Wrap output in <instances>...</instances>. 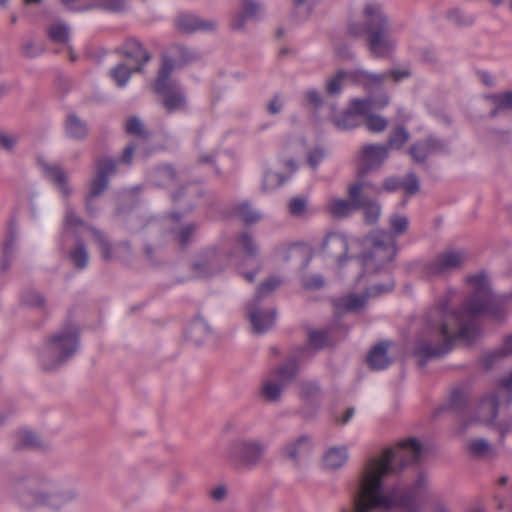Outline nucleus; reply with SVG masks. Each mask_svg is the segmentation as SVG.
<instances>
[{
	"label": "nucleus",
	"instance_id": "nucleus-1",
	"mask_svg": "<svg viewBox=\"0 0 512 512\" xmlns=\"http://www.w3.org/2000/svg\"><path fill=\"white\" fill-rule=\"evenodd\" d=\"M467 283L472 291L460 309L449 310L457 291L448 289L423 316L413 349L420 367L432 358L447 354L456 340L472 342L478 335V316L487 315L495 321L505 319L512 295H493L484 273L468 276Z\"/></svg>",
	"mask_w": 512,
	"mask_h": 512
},
{
	"label": "nucleus",
	"instance_id": "nucleus-2",
	"mask_svg": "<svg viewBox=\"0 0 512 512\" xmlns=\"http://www.w3.org/2000/svg\"><path fill=\"white\" fill-rule=\"evenodd\" d=\"M422 446L414 438L400 441L379 456L370 457L363 465L357 490L353 493L351 507H342L340 512H386L400 507L405 512H419L418 499L428 487V479L419 474L410 488L400 484L385 487L386 479L415 463L421 456Z\"/></svg>",
	"mask_w": 512,
	"mask_h": 512
},
{
	"label": "nucleus",
	"instance_id": "nucleus-3",
	"mask_svg": "<svg viewBox=\"0 0 512 512\" xmlns=\"http://www.w3.org/2000/svg\"><path fill=\"white\" fill-rule=\"evenodd\" d=\"M391 231L377 230L364 239L365 251L358 258V264L363 268V274L359 275L360 280L364 275L370 277L383 272L386 276L383 283L371 280L372 284L365 290L363 295L350 294L334 300V307L337 314L353 312L362 308L368 298H374L391 292L395 287V281L389 272V264L396 256V238L406 233L409 220L404 215L394 214L389 220Z\"/></svg>",
	"mask_w": 512,
	"mask_h": 512
},
{
	"label": "nucleus",
	"instance_id": "nucleus-4",
	"mask_svg": "<svg viewBox=\"0 0 512 512\" xmlns=\"http://www.w3.org/2000/svg\"><path fill=\"white\" fill-rule=\"evenodd\" d=\"M363 23L351 22L348 33L354 37L365 36L366 46L374 58H390L397 47L392 35V24L383 6L377 2H367L362 11Z\"/></svg>",
	"mask_w": 512,
	"mask_h": 512
},
{
	"label": "nucleus",
	"instance_id": "nucleus-5",
	"mask_svg": "<svg viewBox=\"0 0 512 512\" xmlns=\"http://www.w3.org/2000/svg\"><path fill=\"white\" fill-rule=\"evenodd\" d=\"M267 451L268 444L261 438L238 436L227 443L223 459L236 471H251L265 462Z\"/></svg>",
	"mask_w": 512,
	"mask_h": 512
},
{
	"label": "nucleus",
	"instance_id": "nucleus-6",
	"mask_svg": "<svg viewBox=\"0 0 512 512\" xmlns=\"http://www.w3.org/2000/svg\"><path fill=\"white\" fill-rule=\"evenodd\" d=\"M79 346V330L76 325L69 324L53 333L39 351V362L42 369L52 371L67 362Z\"/></svg>",
	"mask_w": 512,
	"mask_h": 512
},
{
	"label": "nucleus",
	"instance_id": "nucleus-7",
	"mask_svg": "<svg viewBox=\"0 0 512 512\" xmlns=\"http://www.w3.org/2000/svg\"><path fill=\"white\" fill-rule=\"evenodd\" d=\"M280 284L281 280L277 277L266 279L258 286L253 299L248 303L246 314L253 333L263 334L274 326L277 316L276 309L273 307H264L262 300L278 288Z\"/></svg>",
	"mask_w": 512,
	"mask_h": 512
},
{
	"label": "nucleus",
	"instance_id": "nucleus-8",
	"mask_svg": "<svg viewBox=\"0 0 512 512\" xmlns=\"http://www.w3.org/2000/svg\"><path fill=\"white\" fill-rule=\"evenodd\" d=\"M297 373L298 362L295 359H289L284 364L271 369L262 379L259 396L267 402H278L284 388L295 379Z\"/></svg>",
	"mask_w": 512,
	"mask_h": 512
},
{
	"label": "nucleus",
	"instance_id": "nucleus-9",
	"mask_svg": "<svg viewBox=\"0 0 512 512\" xmlns=\"http://www.w3.org/2000/svg\"><path fill=\"white\" fill-rule=\"evenodd\" d=\"M28 487L35 505L59 508L75 497V492L64 491L60 483L45 475L30 479Z\"/></svg>",
	"mask_w": 512,
	"mask_h": 512
},
{
	"label": "nucleus",
	"instance_id": "nucleus-10",
	"mask_svg": "<svg viewBox=\"0 0 512 512\" xmlns=\"http://www.w3.org/2000/svg\"><path fill=\"white\" fill-rule=\"evenodd\" d=\"M512 403V371L498 381L496 391L485 396L476 408V419L492 424L498 416L500 404Z\"/></svg>",
	"mask_w": 512,
	"mask_h": 512
},
{
	"label": "nucleus",
	"instance_id": "nucleus-11",
	"mask_svg": "<svg viewBox=\"0 0 512 512\" xmlns=\"http://www.w3.org/2000/svg\"><path fill=\"white\" fill-rule=\"evenodd\" d=\"M465 260L466 254L463 251H444L425 263L422 266L421 274L426 278L446 276L461 268Z\"/></svg>",
	"mask_w": 512,
	"mask_h": 512
},
{
	"label": "nucleus",
	"instance_id": "nucleus-12",
	"mask_svg": "<svg viewBox=\"0 0 512 512\" xmlns=\"http://www.w3.org/2000/svg\"><path fill=\"white\" fill-rule=\"evenodd\" d=\"M82 227H86L84 220L76 215L75 210L70 205H67L63 220V234H75ZM87 229L99 246L102 258L105 261H111L113 259L112 247L105 234L92 226H87Z\"/></svg>",
	"mask_w": 512,
	"mask_h": 512
},
{
	"label": "nucleus",
	"instance_id": "nucleus-13",
	"mask_svg": "<svg viewBox=\"0 0 512 512\" xmlns=\"http://www.w3.org/2000/svg\"><path fill=\"white\" fill-rule=\"evenodd\" d=\"M116 173V162L111 158H101L96 161V173L90 184V191L86 198V210L94 214L93 200L101 195L108 187L109 177Z\"/></svg>",
	"mask_w": 512,
	"mask_h": 512
},
{
	"label": "nucleus",
	"instance_id": "nucleus-14",
	"mask_svg": "<svg viewBox=\"0 0 512 512\" xmlns=\"http://www.w3.org/2000/svg\"><path fill=\"white\" fill-rule=\"evenodd\" d=\"M388 156V146L384 144H368L363 146L357 166L358 175L365 176L371 170L379 168Z\"/></svg>",
	"mask_w": 512,
	"mask_h": 512
},
{
	"label": "nucleus",
	"instance_id": "nucleus-15",
	"mask_svg": "<svg viewBox=\"0 0 512 512\" xmlns=\"http://www.w3.org/2000/svg\"><path fill=\"white\" fill-rule=\"evenodd\" d=\"M449 152L448 142L436 136H428L421 139L409 148V154L417 163H423L434 154H446Z\"/></svg>",
	"mask_w": 512,
	"mask_h": 512
},
{
	"label": "nucleus",
	"instance_id": "nucleus-16",
	"mask_svg": "<svg viewBox=\"0 0 512 512\" xmlns=\"http://www.w3.org/2000/svg\"><path fill=\"white\" fill-rule=\"evenodd\" d=\"M160 103L168 113L183 111L187 108V97L178 83L155 87Z\"/></svg>",
	"mask_w": 512,
	"mask_h": 512
},
{
	"label": "nucleus",
	"instance_id": "nucleus-17",
	"mask_svg": "<svg viewBox=\"0 0 512 512\" xmlns=\"http://www.w3.org/2000/svg\"><path fill=\"white\" fill-rule=\"evenodd\" d=\"M358 186H348L347 194L348 199L331 198L325 205V210L329 215L334 218L343 219L350 216L354 211H357V205L360 204L358 200Z\"/></svg>",
	"mask_w": 512,
	"mask_h": 512
},
{
	"label": "nucleus",
	"instance_id": "nucleus-18",
	"mask_svg": "<svg viewBox=\"0 0 512 512\" xmlns=\"http://www.w3.org/2000/svg\"><path fill=\"white\" fill-rule=\"evenodd\" d=\"M176 29L184 34H191L198 31H213L217 23L212 19H201L191 13H181L175 19Z\"/></svg>",
	"mask_w": 512,
	"mask_h": 512
},
{
	"label": "nucleus",
	"instance_id": "nucleus-19",
	"mask_svg": "<svg viewBox=\"0 0 512 512\" xmlns=\"http://www.w3.org/2000/svg\"><path fill=\"white\" fill-rule=\"evenodd\" d=\"M312 440L307 435H301L296 439L287 442L281 448V455L292 461L295 465L309 456L312 450Z\"/></svg>",
	"mask_w": 512,
	"mask_h": 512
},
{
	"label": "nucleus",
	"instance_id": "nucleus-20",
	"mask_svg": "<svg viewBox=\"0 0 512 512\" xmlns=\"http://www.w3.org/2000/svg\"><path fill=\"white\" fill-rule=\"evenodd\" d=\"M223 255L210 249L203 252L193 264V272L197 277H209L220 272L223 268L221 261Z\"/></svg>",
	"mask_w": 512,
	"mask_h": 512
},
{
	"label": "nucleus",
	"instance_id": "nucleus-21",
	"mask_svg": "<svg viewBox=\"0 0 512 512\" xmlns=\"http://www.w3.org/2000/svg\"><path fill=\"white\" fill-rule=\"evenodd\" d=\"M387 79V73H373L365 69L351 70L350 82L361 86L366 92L372 93L381 89Z\"/></svg>",
	"mask_w": 512,
	"mask_h": 512
},
{
	"label": "nucleus",
	"instance_id": "nucleus-22",
	"mask_svg": "<svg viewBox=\"0 0 512 512\" xmlns=\"http://www.w3.org/2000/svg\"><path fill=\"white\" fill-rule=\"evenodd\" d=\"M261 5L255 0H242V10L232 17L230 26L232 30H243L248 20L260 19Z\"/></svg>",
	"mask_w": 512,
	"mask_h": 512
},
{
	"label": "nucleus",
	"instance_id": "nucleus-23",
	"mask_svg": "<svg viewBox=\"0 0 512 512\" xmlns=\"http://www.w3.org/2000/svg\"><path fill=\"white\" fill-rule=\"evenodd\" d=\"M322 249L329 256L341 261L348 251V241L343 234L331 232L326 235Z\"/></svg>",
	"mask_w": 512,
	"mask_h": 512
},
{
	"label": "nucleus",
	"instance_id": "nucleus-24",
	"mask_svg": "<svg viewBox=\"0 0 512 512\" xmlns=\"http://www.w3.org/2000/svg\"><path fill=\"white\" fill-rule=\"evenodd\" d=\"M65 135L76 141H83L89 134L87 123L75 113H68L64 120Z\"/></svg>",
	"mask_w": 512,
	"mask_h": 512
},
{
	"label": "nucleus",
	"instance_id": "nucleus-25",
	"mask_svg": "<svg viewBox=\"0 0 512 512\" xmlns=\"http://www.w3.org/2000/svg\"><path fill=\"white\" fill-rule=\"evenodd\" d=\"M348 186H358L359 187L357 198H358L360 204L357 205L358 210H360L361 206L365 205L367 202L375 200L374 197L381 194V192H382L381 187L366 180L365 176H359L358 174H357L355 181L350 183Z\"/></svg>",
	"mask_w": 512,
	"mask_h": 512
},
{
	"label": "nucleus",
	"instance_id": "nucleus-26",
	"mask_svg": "<svg viewBox=\"0 0 512 512\" xmlns=\"http://www.w3.org/2000/svg\"><path fill=\"white\" fill-rule=\"evenodd\" d=\"M123 53L126 57L133 59L138 65L142 66L147 63L151 55L143 47V45L134 38L128 39L123 46Z\"/></svg>",
	"mask_w": 512,
	"mask_h": 512
},
{
	"label": "nucleus",
	"instance_id": "nucleus-27",
	"mask_svg": "<svg viewBox=\"0 0 512 512\" xmlns=\"http://www.w3.org/2000/svg\"><path fill=\"white\" fill-rule=\"evenodd\" d=\"M387 349V343H379L372 348L367 357V362L371 369L381 370L390 365L391 360L387 356Z\"/></svg>",
	"mask_w": 512,
	"mask_h": 512
},
{
	"label": "nucleus",
	"instance_id": "nucleus-28",
	"mask_svg": "<svg viewBox=\"0 0 512 512\" xmlns=\"http://www.w3.org/2000/svg\"><path fill=\"white\" fill-rule=\"evenodd\" d=\"M17 234L16 231L10 229L2 244V260L0 269L5 272L10 267L16 252Z\"/></svg>",
	"mask_w": 512,
	"mask_h": 512
},
{
	"label": "nucleus",
	"instance_id": "nucleus-29",
	"mask_svg": "<svg viewBox=\"0 0 512 512\" xmlns=\"http://www.w3.org/2000/svg\"><path fill=\"white\" fill-rule=\"evenodd\" d=\"M348 454L345 447H333L327 450L323 456V465L327 469L341 468L347 461Z\"/></svg>",
	"mask_w": 512,
	"mask_h": 512
},
{
	"label": "nucleus",
	"instance_id": "nucleus-30",
	"mask_svg": "<svg viewBox=\"0 0 512 512\" xmlns=\"http://www.w3.org/2000/svg\"><path fill=\"white\" fill-rule=\"evenodd\" d=\"M467 447L470 454L478 458H494L498 455L495 448L483 438L470 440Z\"/></svg>",
	"mask_w": 512,
	"mask_h": 512
},
{
	"label": "nucleus",
	"instance_id": "nucleus-31",
	"mask_svg": "<svg viewBox=\"0 0 512 512\" xmlns=\"http://www.w3.org/2000/svg\"><path fill=\"white\" fill-rule=\"evenodd\" d=\"M509 355H512V334L504 338L499 349L485 354L482 361L486 368H490L495 362Z\"/></svg>",
	"mask_w": 512,
	"mask_h": 512
},
{
	"label": "nucleus",
	"instance_id": "nucleus-32",
	"mask_svg": "<svg viewBox=\"0 0 512 512\" xmlns=\"http://www.w3.org/2000/svg\"><path fill=\"white\" fill-rule=\"evenodd\" d=\"M331 121L339 130L353 129L362 124V119L358 118L350 109H347L340 114L333 115L331 117Z\"/></svg>",
	"mask_w": 512,
	"mask_h": 512
},
{
	"label": "nucleus",
	"instance_id": "nucleus-33",
	"mask_svg": "<svg viewBox=\"0 0 512 512\" xmlns=\"http://www.w3.org/2000/svg\"><path fill=\"white\" fill-rule=\"evenodd\" d=\"M329 344V335L325 330H312L308 334V346L303 348V355L311 353L326 347Z\"/></svg>",
	"mask_w": 512,
	"mask_h": 512
},
{
	"label": "nucleus",
	"instance_id": "nucleus-34",
	"mask_svg": "<svg viewBox=\"0 0 512 512\" xmlns=\"http://www.w3.org/2000/svg\"><path fill=\"white\" fill-rule=\"evenodd\" d=\"M468 399L469 395L466 391L458 388L454 389L448 400L449 408L464 417L469 410Z\"/></svg>",
	"mask_w": 512,
	"mask_h": 512
},
{
	"label": "nucleus",
	"instance_id": "nucleus-35",
	"mask_svg": "<svg viewBox=\"0 0 512 512\" xmlns=\"http://www.w3.org/2000/svg\"><path fill=\"white\" fill-rule=\"evenodd\" d=\"M44 171L46 176L58 186L63 195L68 197L71 189L67 185V175L63 169L56 165H46Z\"/></svg>",
	"mask_w": 512,
	"mask_h": 512
},
{
	"label": "nucleus",
	"instance_id": "nucleus-36",
	"mask_svg": "<svg viewBox=\"0 0 512 512\" xmlns=\"http://www.w3.org/2000/svg\"><path fill=\"white\" fill-rule=\"evenodd\" d=\"M176 180V172L169 166L157 167L151 174V181L158 187H169Z\"/></svg>",
	"mask_w": 512,
	"mask_h": 512
},
{
	"label": "nucleus",
	"instance_id": "nucleus-37",
	"mask_svg": "<svg viewBox=\"0 0 512 512\" xmlns=\"http://www.w3.org/2000/svg\"><path fill=\"white\" fill-rule=\"evenodd\" d=\"M210 334V328L207 323L201 319H195L188 327L187 336L197 345L202 344Z\"/></svg>",
	"mask_w": 512,
	"mask_h": 512
},
{
	"label": "nucleus",
	"instance_id": "nucleus-38",
	"mask_svg": "<svg viewBox=\"0 0 512 512\" xmlns=\"http://www.w3.org/2000/svg\"><path fill=\"white\" fill-rule=\"evenodd\" d=\"M15 446L18 449H40L44 443L34 432L22 430L16 434Z\"/></svg>",
	"mask_w": 512,
	"mask_h": 512
},
{
	"label": "nucleus",
	"instance_id": "nucleus-39",
	"mask_svg": "<svg viewBox=\"0 0 512 512\" xmlns=\"http://www.w3.org/2000/svg\"><path fill=\"white\" fill-rule=\"evenodd\" d=\"M176 61L172 58L164 57L162 61L161 68L158 72V76L154 82V88L165 86L168 84L177 83L175 80L171 79L170 75L175 67Z\"/></svg>",
	"mask_w": 512,
	"mask_h": 512
},
{
	"label": "nucleus",
	"instance_id": "nucleus-40",
	"mask_svg": "<svg viewBox=\"0 0 512 512\" xmlns=\"http://www.w3.org/2000/svg\"><path fill=\"white\" fill-rule=\"evenodd\" d=\"M69 258L77 269H84L88 265L89 254L82 240H77L76 245L69 251Z\"/></svg>",
	"mask_w": 512,
	"mask_h": 512
},
{
	"label": "nucleus",
	"instance_id": "nucleus-41",
	"mask_svg": "<svg viewBox=\"0 0 512 512\" xmlns=\"http://www.w3.org/2000/svg\"><path fill=\"white\" fill-rule=\"evenodd\" d=\"M351 70H339L326 82V93L330 96L341 93L344 81H350Z\"/></svg>",
	"mask_w": 512,
	"mask_h": 512
},
{
	"label": "nucleus",
	"instance_id": "nucleus-42",
	"mask_svg": "<svg viewBox=\"0 0 512 512\" xmlns=\"http://www.w3.org/2000/svg\"><path fill=\"white\" fill-rule=\"evenodd\" d=\"M494 105V109L490 112L491 117H495L501 110L512 109V91H507L500 94H492L487 96Z\"/></svg>",
	"mask_w": 512,
	"mask_h": 512
},
{
	"label": "nucleus",
	"instance_id": "nucleus-43",
	"mask_svg": "<svg viewBox=\"0 0 512 512\" xmlns=\"http://www.w3.org/2000/svg\"><path fill=\"white\" fill-rule=\"evenodd\" d=\"M235 214L246 224H253L260 220L261 213L251 207L248 201H243L234 207Z\"/></svg>",
	"mask_w": 512,
	"mask_h": 512
},
{
	"label": "nucleus",
	"instance_id": "nucleus-44",
	"mask_svg": "<svg viewBox=\"0 0 512 512\" xmlns=\"http://www.w3.org/2000/svg\"><path fill=\"white\" fill-rule=\"evenodd\" d=\"M48 37L54 43L67 44L70 36L69 26L62 22L52 24L48 30Z\"/></svg>",
	"mask_w": 512,
	"mask_h": 512
},
{
	"label": "nucleus",
	"instance_id": "nucleus-45",
	"mask_svg": "<svg viewBox=\"0 0 512 512\" xmlns=\"http://www.w3.org/2000/svg\"><path fill=\"white\" fill-rule=\"evenodd\" d=\"M134 71H141V67L136 66L134 69H131L125 64H118L111 69L110 75L119 87H124Z\"/></svg>",
	"mask_w": 512,
	"mask_h": 512
},
{
	"label": "nucleus",
	"instance_id": "nucleus-46",
	"mask_svg": "<svg viewBox=\"0 0 512 512\" xmlns=\"http://www.w3.org/2000/svg\"><path fill=\"white\" fill-rule=\"evenodd\" d=\"M373 108V98L367 97L364 99L353 98L350 101L349 108L358 118L367 117Z\"/></svg>",
	"mask_w": 512,
	"mask_h": 512
},
{
	"label": "nucleus",
	"instance_id": "nucleus-47",
	"mask_svg": "<svg viewBox=\"0 0 512 512\" xmlns=\"http://www.w3.org/2000/svg\"><path fill=\"white\" fill-rule=\"evenodd\" d=\"M197 225L194 223L186 224L179 229L173 230L174 240L181 246L186 247L197 231Z\"/></svg>",
	"mask_w": 512,
	"mask_h": 512
},
{
	"label": "nucleus",
	"instance_id": "nucleus-48",
	"mask_svg": "<svg viewBox=\"0 0 512 512\" xmlns=\"http://www.w3.org/2000/svg\"><path fill=\"white\" fill-rule=\"evenodd\" d=\"M409 140V133L403 126H397L390 134L386 146L388 149H401Z\"/></svg>",
	"mask_w": 512,
	"mask_h": 512
},
{
	"label": "nucleus",
	"instance_id": "nucleus-49",
	"mask_svg": "<svg viewBox=\"0 0 512 512\" xmlns=\"http://www.w3.org/2000/svg\"><path fill=\"white\" fill-rule=\"evenodd\" d=\"M365 126L372 133H381L388 127V120L383 116L370 113L366 117Z\"/></svg>",
	"mask_w": 512,
	"mask_h": 512
},
{
	"label": "nucleus",
	"instance_id": "nucleus-50",
	"mask_svg": "<svg viewBox=\"0 0 512 512\" xmlns=\"http://www.w3.org/2000/svg\"><path fill=\"white\" fill-rule=\"evenodd\" d=\"M360 209L364 210V221L367 224H375L381 215V206L376 200L367 202Z\"/></svg>",
	"mask_w": 512,
	"mask_h": 512
},
{
	"label": "nucleus",
	"instance_id": "nucleus-51",
	"mask_svg": "<svg viewBox=\"0 0 512 512\" xmlns=\"http://www.w3.org/2000/svg\"><path fill=\"white\" fill-rule=\"evenodd\" d=\"M170 53L177 64L187 63L195 58L194 53L184 45L175 44L170 48Z\"/></svg>",
	"mask_w": 512,
	"mask_h": 512
},
{
	"label": "nucleus",
	"instance_id": "nucleus-52",
	"mask_svg": "<svg viewBox=\"0 0 512 512\" xmlns=\"http://www.w3.org/2000/svg\"><path fill=\"white\" fill-rule=\"evenodd\" d=\"M129 0H97L95 7L112 12L121 13L126 10Z\"/></svg>",
	"mask_w": 512,
	"mask_h": 512
},
{
	"label": "nucleus",
	"instance_id": "nucleus-53",
	"mask_svg": "<svg viewBox=\"0 0 512 512\" xmlns=\"http://www.w3.org/2000/svg\"><path fill=\"white\" fill-rule=\"evenodd\" d=\"M126 132L131 135H136L141 138H148L149 133L144 127L142 121L137 117H130L126 122Z\"/></svg>",
	"mask_w": 512,
	"mask_h": 512
},
{
	"label": "nucleus",
	"instance_id": "nucleus-54",
	"mask_svg": "<svg viewBox=\"0 0 512 512\" xmlns=\"http://www.w3.org/2000/svg\"><path fill=\"white\" fill-rule=\"evenodd\" d=\"M285 181V178L282 174L268 171L266 172L264 179H263V190L264 191H271L282 185Z\"/></svg>",
	"mask_w": 512,
	"mask_h": 512
},
{
	"label": "nucleus",
	"instance_id": "nucleus-55",
	"mask_svg": "<svg viewBox=\"0 0 512 512\" xmlns=\"http://www.w3.org/2000/svg\"><path fill=\"white\" fill-rule=\"evenodd\" d=\"M22 303L29 307H42L45 299L39 292L30 289L23 293Z\"/></svg>",
	"mask_w": 512,
	"mask_h": 512
},
{
	"label": "nucleus",
	"instance_id": "nucleus-56",
	"mask_svg": "<svg viewBox=\"0 0 512 512\" xmlns=\"http://www.w3.org/2000/svg\"><path fill=\"white\" fill-rule=\"evenodd\" d=\"M306 207L307 201L304 197H294L288 203L289 213L295 217L304 215Z\"/></svg>",
	"mask_w": 512,
	"mask_h": 512
},
{
	"label": "nucleus",
	"instance_id": "nucleus-57",
	"mask_svg": "<svg viewBox=\"0 0 512 512\" xmlns=\"http://www.w3.org/2000/svg\"><path fill=\"white\" fill-rule=\"evenodd\" d=\"M238 241L243 246V248L245 249V251L248 255H250V256L257 255L258 247H257L256 243L254 242V239L252 238V236L249 233H247V232L241 233L238 237Z\"/></svg>",
	"mask_w": 512,
	"mask_h": 512
},
{
	"label": "nucleus",
	"instance_id": "nucleus-58",
	"mask_svg": "<svg viewBox=\"0 0 512 512\" xmlns=\"http://www.w3.org/2000/svg\"><path fill=\"white\" fill-rule=\"evenodd\" d=\"M448 19L456 25H471L473 23V18L469 15L464 14L459 9H452L448 12Z\"/></svg>",
	"mask_w": 512,
	"mask_h": 512
},
{
	"label": "nucleus",
	"instance_id": "nucleus-59",
	"mask_svg": "<svg viewBox=\"0 0 512 512\" xmlns=\"http://www.w3.org/2000/svg\"><path fill=\"white\" fill-rule=\"evenodd\" d=\"M401 187L409 195H413L419 190V180L414 173H409L405 180L402 181Z\"/></svg>",
	"mask_w": 512,
	"mask_h": 512
},
{
	"label": "nucleus",
	"instance_id": "nucleus-60",
	"mask_svg": "<svg viewBox=\"0 0 512 512\" xmlns=\"http://www.w3.org/2000/svg\"><path fill=\"white\" fill-rule=\"evenodd\" d=\"M17 137L15 135H11L5 132H0V146L7 150L11 151L17 144Z\"/></svg>",
	"mask_w": 512,
	"mask_h": 512
},
{
	"label": "nucleus",
	"instance_id": "nucleus-61",
	"mask_svg": "<svg viewBox=\"0 0 512 512\" xmlns=\"http://www.w3.org/2000/svg\"><path fill=\"white\" fill-rule=\"evenodd\" d=\"M319 392L317 384L312 382H303L300 385V395L305 398H310Z\"/></svg>",
	"mask_w": 512,
	"mask_h": 512
},
{
	"label": "nucleus",
	"instance_id": "nucleus-62",
	"mask_svg": "<svg viewBox=\"0 0 512 512\" xmlns=\"http://www.w3.org/2000/svg\"><path fill=\"white\" fill-rule=\"evenodd\" d=\"M385 73H387V79L392 78L395 83L401 82L402 80L411 76L409 69H393L386 71Z\"/></svg>",
	"mask_w": 512,
	"mask_h": 512
},
{
	"label": "nucleus",
	"instance_id": "nucleus-63",
	"mask_svg": "<svg viewBox=\"0 0 512 512\" xmlns=\"http://www.w3.org/2000/svg\"><path fill=\"white\" fill-rule=\"evenodd\" d=\"M303 285L310 290L320 289L324 285V279L321 275H312L304 280Z\"/></svg>",
	"mask_w": 512,
	"mask_h": 512
},
{
	"label": "nucleus",
	"instance_id": "nucleus-64",
	"mask_svg": "<svg viewBox=\"0 0 512 512\" xmlns=\"http://www.w3.org/2000/svg\"><path fill=\"white\" fill-rule=\"evenodd\" d=\"M323 157V150L320 148H315L308 154V163L312 168L315 169L318 166V164L322 161Z\"/></svg>",
	"mask_w": 512,
	"mask_h": 512
}]
</instances>
